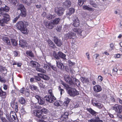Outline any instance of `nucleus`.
<instances>
[{
    "mask_svg": "<svg viewBox=\"0 0 122 122\" xmlns=\"http://www.w3.org/2000/svg\"><path fill=\"white\" fill-rule=\"evenodd\" d=\"M16 26L19 30H20L21 32L24 34H27L28 31L24 25V23L22 21H19L16 24Z\"/></svg>",
    "mask_w": 122,
    "mask_h": 122,
    "instance_id": "f257e3e1",
    "label": "nucleus"
},
{
    "mask_svg": "<svg viewBox=\"0 0 122 122\" xmlns=\"http://www.w3.org/2000/svg\"><path fill=\"white\" fill-rule=\"evenodd\" d=\"M5 7H2L0 8V15L1 16H4L9 17H10V15L6 12H8L10 8L9 7L5 5Z\"/></svg>",
    "mask_w": 122,
    "mask_h": 122,
    "instance_id": "f03ea898",
    "label": "nucleus"
},
{
    "mask_svg": "<svg viewBox=\"0 0 122 122\" xmlns=\"http://www.w3.org/2000/svg\"><path fill=\"white\" fill-rule=\"evenodd\" d=\"M17 13L20 12V14L22 17H25L26 15V10L24 6L22 4H20L17 8Z\"/></svg>",
    "mask_w": 122,
    "mask_h": 122,
    "instance_id": "7ed1b4c3",
    "label": "nucleus"
},
{
    "mask_svg": "<svg viewBox=\"0 0 122 122\" xmlns=\"http://www.w3.org/2000/svg\"><path fill=\"white\" fill-rule=\"evenodd\" d=\"M0 16L3 18L0 19V25L2 26H4L5 24L7 23V22L10 20V17L0 15Z\"/></svg>",
    "mask_w": 122,
    "mask_h": 122,
    "instance_id": "20e7f679",
    "label": "nucleus"
},
{
    "mask_svg": "<svg viewBox=\"0 0 122 122\" xmlns=\"http://www.w3.org/2000/svg\"><path fill=\"white\" fill-rule=\"evenodd\" d=\"M68 93L70 96L73 97L78 95L79 94L78 92L74 88H71L68 89Z\"/></svg>",
    "mask_w": 122,
    "mask_h": 122,
    "instance_id": "39448f33",
    "label": "nucleus"
},
{
    "mask_svg": "<svg viewBox=\"0 0 122 122\" xmlns=\"http://www.w3.org/2000/svg\"><path fill=\"white\" fill-rule=\"evenodd\" d=\"M55 13L58 16H61L63 14L64 10L62 7H56L55 8Z\"/></svg>",
    "mask_w": 122,
    "mask_h": 122,
    "instance_id": "423d86ee",
    "label": "nucleus"
},
{
    "mask_svg": "<svg viewBox=\"0 0 122 122\" xmlns=\"http://www.w3.org/2000/svg\"><path fill=\"white\" fill-rule=\"evenodd\" d=\"M64 79L65 80L66 82L69 83L70 85H74V83L71 77L67 75H66L64 76Z\"/></svg>",
    "mask_w": 122,
    "mask_h": 122,
    "instance_id": "0eeeda50",
    "label": "nucleus"
},
{
    "mask_svg": "<svg viewBox=\"0 0 122 122\" xmlns=\"http://www.w3.org/2000/svg\"><path fill=\"white\" fill-rule=\"evenodd\" d=\"M56 98L54 95H48L47 96L44 97V99L49 102H53L54 101L56 100Z\"/></svg>",
    "mask_w": 122,
    "mask_h": 122,
    "instance_id": "6e6552de",
    "label": "nucleus"
},
{
    "mask_svg": "<svg viewBox=\"0 0 122 122\" xmlns=\"http://www.w3.org/2000/svg\"><path fill=\"white\" fill-rule=\"evenodd\" d=\"M76 37L75 33L71 31L66 34L65 35V37L66 39H74Z\"/></svg>",
    "mask_w": 122,
    "mask_h": 122,
    "instance_id": "1a4fd4ad",
    "label": "nucleus"
},
{
    "mask_svg": "<svg viewBox=\"0 0 122 122\" xmlns=\"http://www.w3.org/2000/svg\"><path fill=\"white\" fill-rule=\"evenodd\" d=\"M122 106L118 105L115 104L112 107V109L115 110L116 112H117L119 114L122 111Z\"/></svg>",
    "mask_w": 122,
    "mask_h": 122,
    "instance_id": "9d476101",
    "label": "nucleus"
},
{
    "mask_svg": "<svg viewBox=\"0 0 122 122\" xmlns=\"http://www.w3.org/2000/svg\"><path fill=\"white\" fill-rule=\"evenodd\" d=\"M72 19L73 23L72 24V25L75 27H78L80 23L79 20L78 19V18L75 16L73 17Z\"/></svg>",
    "mask_w": 122,
    "mask_h": 122,
    "instance_id": "9b49d317",
    "label": "nucleus"
},
{
    "mask_svg": "<svg viewBox=\"0 0 122 122\" xmlns=\"http://www.w3.org/2000/svg\"><path fill=\"white\" fill-rule=\"evenodd\" d=\"M53 40L57 46L60 47L62 45V41L58 37L54 36L53 37Z\"/></svg>",
    "mask_w": 122,
    "mask_h": 122,
    "instance_id": "f8f14e48",
    "label": "nucleus"
},
{
    "mask_svg": "<svg viewBox=\"0 0 122 122\" xmlns=\"http://www.w3.org/2000/svg\"><path fill=\"white\" fill-rule=\"evenodd\" d=\"M34 115L37 117L40 118H42L44 115L39 110L35 111L33 112Z\"/></svg>",
    "mask_w": 122,
    "mask_h": 122,
    "instance_id": "ddd939ff",
    "label": "nucleus"
},
{
    "mask_svg": "<svg viewBox=\"0 0 122 122\" xmlns=\"http://www.w3.org/2000/svg\"><path fill=\"white\" fill-rule=\"evenodd\" d=\"M56 62L57 66L61 70L64 71V66L63 64L61 62V60H56Z\"/></svg>",
    "mask_w": 122,
    "mask_h": 122,
    "instance_id": "4468645a",
    "label": "nucleus"
},
{
    "mask_svg": "<svg viewBox=\"0 0 122 122\" xmlns=\"http://www.w3.org/2000/svg\"><path fill=\"white\" fill-rule=\"evenodd\" d=\"M68 113L67 112H64V114L62 115L60 118V120L61 121H67V120L68 119Z\"/></svg>",
    "mask_w": 122,
    "mask_h": 122,
    "instance_id": "2eb2a0df",
    "label": "nucleus"
},
{
    "mask_svg": "<svg viewBox=\"0 0 122 122\" xmlns=\"http://www.w3.org/2000/svg\"><path fill=\"white\" fill-rule=\"evenodd\" d=\"M89 122H103V121L100 119L99 117L97 116L95 117V119H91L90 120H89Z\"/></svg>",
    "mask_w": 122,
    "mask_h": 122,
    "instance_id": "dca6fc26",
    "label": "nucleus"
},
{
    "mask_svg": "<svg viewBox=\"0 0 122 122\" xmlns=\"http://www.w3.org/2000/svg\"><path fill=\"white\" fill-rule=\"evenodd\" d=\"M93 90L95 92L97 93L101 91L102 88L101 86L99 85H96L93 87Z\"/></svg>",
    "mask_w": 122,
    "mask_h": 122,
    "instance_id": "f3484780",
    "label": "nucleus"
},
{
    "mask_svg": "<svg viewBox=\"0 0 122 122\" xmlns=\"http://www.w3.org/2000/svg\"><path fill=\"white\" fill-rule=\"evenodd\" d=\"M45 24L46 27L49 29H52L54 26L51 22L50 23L49 22L46 21L45 22Z\"/></svg>",
    "mask_w": 122,
    "mask_h": 122,
    "instance_id": "a211bd4d",
    "label": "nucleus"
},
{
    "mask_svg": "<svg viewBox=\"0 0 122 122\" xmlns=\"http://www.w3.org/2000/svg\"><path fill=\"white\" fill-rule=\"evenodd\" d=\"M19 45L22 47L24 48L27 47V44L25 41L23 40H21L19 41Z\"/></svg>",
    "mask_w": 122,
    "mask_h": 122,
    "instance_id": "6ab92c4d",
    "label": "nucleus"
},
{
    "mask_svg": "<svg viewBox=\"0 0 122 122\" xmlns=\"http://www.w3.org/2000/svg\"><path fill=\"white\" fill-rule=\"evenodd\" d=\"M71 2L69 0H66L63 3V5L64 6L66 7H69L71 6Z\"/></svg>",
    "mask_w": 122,
    "mask_h": 122,
    "instance_id": "aec40b11",
    "label": "nucleus"
},
{
    "mask_svg": "<svg viewBox=\"0 0 122 122\" xmlns=\"http://www.w3.org/2000/svg\"><path fill=\"white\" fill-rule=\"evenodd\" d=\"M87 110L92 115L94 116L95 117L97 116L96 115L98 113V112H96L91 108H87Z\"/></svg>",
    "mask_w": 122,
    "mask_h": 122,
    "instance_id": "412c9836",
    "label": "nucleus"
},
{
    "mask_svg": "<svg viewBox=\"0 0 122 122\" xmlns=\"http://www.w3.org/2000/svg\"><path fill=\"white\" fill-rule=\"evenodd\" d=\"M6 118L8 120L9 122H13L12 121L13 119L11 117L10 113H9L8 112H6Z\"/></svg>",
    "mask_w": 122,
    "mask_h": 122,
    "instance_id": "4be33fe9",
    "label": "nucleus"
},
{
    "mask_svg": "<svg viewBox=\"0 0 122 122\" xmlns=\"http://www.w3.org/2000/svg\"><path fill=\"white\" fill-rule=\"evenodd\" d=\"M47 42L49 46L53 48H56V47L55 44L50 40H48Z\"/></svg>",
    "mask_w": 122,
    "mask_h": 122,
    "instance_id": "5701e85b",
    "label": "nucleus"
},
{
    "mask_svg": "<svg viewBox=\"0 0 122 122\" xmlns=\"http://www.w3.org/2000/svg\"><path fill=\"white\" fill-rule=\"evenodd\" d=\"M80 79L81 82L83 83H87L89 82V79L86 77H81L80 78Z\"/></svg>",
    "mask_w": 122,
    "mask_h": 122,
    "instance_id": "b1692460",
    "label": "nucleus"
},
{
    "mask_svg": "<svg viewBox=\"0 0 122 122\" xmlns=\"http://www.w3.org/2000/svg\"><path fill=\"white\" fill-rule=\"evenodd\" d=\"M70 102V99L68 98H66L64 102V105L65 107L66 108L69 105V103Z\"/></svg>",
    "mask_w": 122,
    "mask_h": 122,
    "instance_id": "393cba45",
    "label": "nucleus"
},
{
    "mask_svg": "<svg viewBox=\"0 0 122 122\" xmlns=\"http://www.w3.org/2000/svg\"><path fill=\"white\" fill-rule=\"evenodd\" d=\"M60 19L59 18H56L55 19H54L51 20V22H52L53 25L57 24L60 21Z\"/></svg>",
    "mask_w": 122,
    "mask_h": 122,
    "instance_id": "a878e982",
    "label": "nucleus"
},
{
    "mask_svg": "<svg viewBox=\"0 0 122 122\" xmlns=\"http://www.w3.org/2000/svg\"><path fill=\"white\" fill-rule=\"evenodd\" d=\"M53 56L57 60H60L59 59V52L57 53L55 51H53Z\"/></svg>",
    "mask_w": 122,
    "mask_h": 122,
    "instance_id": "bb28decb",
    "label": "nucleus"
},
{
    "mask_svg": "<svg viewBox=\"0 0 122 122\" xmlns=\"http://www.w3.org/2000/svg\"><path fill=\"white\" fill-rule=\"evenodd\" d=\"M2 40L5 43L9 45H10V41L8 38L6 37H3Z\"/></svg>",
    "mask_w": 122,
    "mask_h": 122,
    "instance_id": "cd10ccee",
    "label": "nucleus"
},
{
    "mask_svg": "<svg viewBox=\"0 0 122 122\" xmlns=\"http://www.w3.org/2000/svg\"><path fill=\"white\" fill-rule=\"evenodd\" d=\"M26 53L27 55L31 57H34L33 53L31 51H26Z\"/></svg>",
    "mask_w": 122,
    "mask_h": 122,
    "instance_id": "c85d7f7f",
    "label": "nucleus"
},
{
    "mask_svg": "<svg viewBox=\"0 0 122 122\" xmlns=\"http://www.w3.org/2000/svg\"><path fill=\"white\" fill-rule=\"evenodd\" d=\"M56 16V15H52L50 14H48L46 16L48 20H50L53 19L55 18Z\"/></svg>",
    "mask_w": 122,
    "mask_h": 122,
    "instance_id": "c756f323",
    "label": "nucleus"
},
{
    "mask_svg": "<svg viewBox=\"0 0 122 122\" xmlns=\"http://www.w3.org/2000/svg\"><path fill=\"white\" fill-rule=\"evenodd\" d=\"M83 8L84 9L87 10L89 11H93V9L92 8L89 7L87 5L83 6Z\"/></svg>",
    "mask_w": 122,
    "mask_h": 122,
    "instance_id": "7c9ffc66",
    "label": "nucleus"
},
{
    "mask_svg": "<svg viewBox=\"0 0 122 122\" xmlns=\"http://www.w3.org/2000/svg\"><path fill=\"white\" fill-rule=\"evenodd\" d=\"M19 101L20 103L22 104H24L25 102V99L22 97H20L19 98Z\"/></svg>",
    "mask_w": 122,
    "mask_h": 122,
    "instance_id": "2f4dec72",
    "label": "nucleus"
},
{
    "mask_svg": "<svg viewBox=\"0 0 122 122\" xmlns=\"http://www.w3.org/2000/svg\"><path fill=\"white\" fill-rule=\"evenodd\" d=\"M59 59H60V58L63 59L65 58L66 55L61 52H59Z\"/></svg>",
    "mask_w": 122,
    "mask_h": 122,
    "instance_id": "473e14b6",
    "label": "nucleus"
},
{
    "mask_svg": "<svg viewBox=\"0 0 122 122\" xmlns=\"http://www.w3.org/2000/svg\"><path fill=\"white\" fill-rule=\"evenodd\" d=\"M72 78L73 79H74V81L75 82L77 86H80V82L78 80L76 79V78H73L72 77Z\"/></svg>",
    "mask_w": 122,
    "mask_h": 122,
    "instance_id": "72a5a7b5",
    "label": "nucleus"
},
{
    "mask_svg": "<svg viewBox=\"0 0 122 122\" xmlns=\"http://www.w3.org/2000/svg\"><path fill=\"white\" fill-rule=\"evenodd\" d=\"M44 100V99H43L41 97L38 101L40 104L43 105L45 103Z\"/></svg>",
    "mask_w": 122,
    "mask_h": 122,
    "instance_id": "f704fd0d",
    "label": "nucleus"
},
{
    "mask_svg": "<svg viewBox=\"0 0 122 122\" xmlns=\"http://www.w3.org/2000/svg\"><path fill=\"white\" fill-rule=\"evenodd\" d=\"M36 70L37 71L42 73H45L46 72V71L45 70L38 67H36Z\"/></svg>",
    "mask_w": 122,
    "mask_h": 122,
    "instance_id": "c9c22d12",
    "label": "nucleus"
},
{
    "mask_svg": "<svg viewBox=\"0 0 122 122\" xmlns=\"http://www.w3.org/2000/svg\"><path fill=\"white\" fill-rule=\"evenodd\" d=\"M30 63L34 67H36L37 66H38V64L37 62L31 61H30Z\"/></svg>",
    "mask_w": 122,
    "mask_h": 122,
    "instance_id": "e433bc0d",
    "label": "nucleus"
},
{
    "mask_svg": "<svg viewBox=\"0 0 122 122\" xmlns=\"http://www.w3.org/2000/svg\"><path fill=\"white\" fill-rule=\"evenodd\" d=\"M16 116V115H15ZM12 118L13 119L12 121H13L15 122H18L19 120L17 117H15V115H12Z\"/></svg>",
    "mask_w": 122,
    "mask_h": 122,
    "instance_id": "4c0bfd02",
    "label": "nucleus"
},
{
    "mask_svg": "<svg viewBox=\"0 0 122 122\" xmlns=\"http://www.w3.org/2000/svg\"><path fill=\"white\" fill-rule=\"evenodd\" d=\"M0 96H4L6 97V92H4L0 88Z\"/></svg>",
    "mask_w": 122,
    "mask_h": 122,
    "instance_id": "58836bf2",
    "label": "nucleus"
},
{
    "mask_svg": "<svg viewBox=\"0 0 122 122\" xmlns=\"http://www.w3.org/2000/svg\"><path fill=\"white\" fill-rule=\"evenodd\" d=\"M75 11V10L73 8H70L69 9V11L68 13L69 15H70L74 13Z\"/></svg>",
    "mask_w": 122,
    "mask_h": 122,
    "instance_id": "ea45409f",
    "label": "nucleus"
},
{
    "mask_svg": "<svg viewBox=\"0 0 122 122\" xmlns=\"http://www.w3.org/2000/svg\"><path fill=\"white\" fill-rule=\"evenodd\" d=\"M11 42L13 46H16L17 44V41H16L14 39H11Z\"/></svg>",
    "mask_w": 122,
    "mask_h": 122,
    "instance_id": "a19ab883",
    "label": "nucleus"
},
{
    "mask_svg": "<svg viewBox=\"0 0 122 122\" xmlns=\"http://www.w3.org/2000/svg\"><path fill=\"white\" fill-rule=\"evenodd\" d=\"M24 94L25 96L27 97H28L30 95V93L29 92L28 90V89L26 90L24 92Z\"/></svg>",
    "mask_w": 122,
    "mask_h": 122,
    "instance_id": "79ce46f5",
    "label": "nucleus"
},
{
    "mask_svg": "<svg viewBox=\"0 0 122 122\" xmlns=\"http://www.w3.org/2000/svg\"><path fill=\"white\" fill-rule=\"evenodd\" d=\"M42 79L44 80H47L49 79L50 77L47 75L44 74Z\"/></svg>",
    "mask_w": 122,
    "mask_h": 122,
    "instance_id": "37998d69",
    "label": "nucleus"
},
{
    "mask_svg": "<svg viewBox=\"0 0 122 122\" xmlns=\"http://www.w3.org/2000/svg\"><path fill=\"white\" fill-rule=\"evenodd\" d=\"M0 119L2 122H9L5 118L2 116H0Z\"/></svg>",
    "mask_w": 122,
    "mask_h": 122,
    "instance_id": "c03bdc74",
    "label": "nucleus"
},
{
    "mask_svg": "<svg viewBox=\"0 0 122 122\" xmlns=\"http://www.w3.org/2000/svg\"><path fill=\"white\" fill-rule=\"evenodd\" d=\"M41 112H44L45 114H46L48 113L49 112L48 110L45 108H43L41 110Z\"/></svg>",
    "mask_w": 122,
    "mask_h": 122,
    "instance_id": "a18cd8bd",
    "label": "nucleus"
},
{
    "mask_svg": "<svg viewBox=\"0 0 122 122\" xmlns=\"http://www.w3.org/2000/svg\"><path fill=\"white\" fill-rule=\"evenodd\" d=\"M95 106H96L99 109L102 108L103 107V105L102 104H101L100 103H97V105H96Z\"/></svg>",
    "mask_w": 122,
    "mask_h": 122,
    "instance_id": "49530a36",
    "label": "nucleus"
},
{
    "mask_svg": "<svg viewBox=\"0 0 122 122\" xmlns=\"http://www.w3.org/2000/svg\"><path fill=\"white\" fill-rule=\"evenodd\" d=\"M72 48L73 49V51L74 53L76 52V51L77 50V48L76 46H74V45H72Z\"/></svg>",
    "mask_w": 122,
    "mask_h": 122,
    "instance_id": "de8ad7c7",
    "label": "nucleus"
},
{
    "mask_svg": "<svg viewBox=\"0 0 122 122\" xmlns=\"http://www.w3.org/2000/svg\"><path fill=\"white\" fill-rule=\"evenodd\" d=\"M30 87L32 90H36L37 88V87L36 86L33 85L30 86Z\"/></svg>",
    "mask_w": 122,
    "mask_h": 122,
    "instance_id": "09e8293b",
    "label": "nucleus"
},
{
    "mask_svg": "<svg viewBox=\"0 0 122 122\" xmlns=\"http://www.w3.org/2000/svg\"><path fill=\"white\" fill-rule=\"evenodd\" d=\"M38 83L39 86L40 88H44L45 87V85H44L43 83H42L41 82H39Z\"/></svg>",
    "mask_w": 122,
    "mask_h": 122,
    "instance_id": "8fccbe9b",
    "label": "nucleus"
},
{
    "mask_svg": "<svg viewBox=\"0 0 122 122\" xmlns=\"http://www.w3.org/2000/svg\"><path fill=\"white\" fill-rule=\"evenodd\" d=\"M58 87V90L60 92L61 95L62 93L64 92V91L63 89L61 88L60 86H59Z\"/></svg>",
    "mask_w": 122,
    "mask_h": 122,
    "instance_id": "3c124183",
    "label": "nucleus"
},
{
    "mask_svg": "<svg viewBox=\"0 0 122 122\" xmlns=\"http://www.w3.org/2000/svg\"><path fill=\"white\" fill-rule=\"evenodd\" d=\"M9 1L10 3H12L14 5H15L17 2L16 0H10Z\"/></svg>",
    "mask_w": 122,
    "mask_h": 122,
    "instance_id": "603ef678",
    "label": "nucleus"
},
{
    "mask_svg": "<svg viewBox=\"0 0 122 122\" xmlns=\"http://www.w3.org/2000/svg\"><path fill=\"white\" fill-rule=\"evenodd\" d=\"M78 4L80 6H81L83 4V1L82 0H78Z\"/></svg>",
    "mask_w": 122,
    "mask_h": 122,
    "instance_id": "864d4df0",
    "label": "nucleus"
},
{
    "mask_svg": "<svg viewBox=\"0 0 122 122\" xmlns=\"http://www.w3.org/2000/svg\"><path fill=\"white\" fill-rule=\"evenodd\" d=\"M92 102L93 105L94 106L96 105L97 103V101H96L95 99H93L92 100Z\"/></svg>",
    "mask_w": 122,
    "mask_h": 122,
    "instance_id": "5fc2aeb1",
    "label": "nucleus"
},
{
    "mask_svg": "<svg viewBox=\"0 0 122 122\" xmlns=\"http://www.w3.org/2000/svg\"><path fill=\"white\" fill-rule=\"evenodd\" d=\"M21 112L23 114H25L26 113L25 110V108L23 107H22L21 109Z\"/></svg>",
    "mask_w": 122,
    "mask_h": 122,
    "instance_id": "6e6d98bb",
    "label": "nucleus"
},
{
    "mask_svg": "<svg viewBox=\"0 0 122 122\" xmlns=\"http://www.w3.org/2000/svg\"><path fill=\"white\" fill-rule=\"evenodd\" d=\"M15 98H14V99H13V101L11 102L10 103L11 106H15Z\"/></svg>",
    "mask_w": 122,
    "mask_h": 122,
    "instance_id": "4d7b16f0",
    "label": "nucleus"
},
{
    "mask_svg": "<svg viewBox=\"0 0 122 122\" xmlns=\"http://www.w3.org/2000/svg\"><path fill=\"white\" fill-rule=\"evenodd\" d=\"M68 61L69 65L70 66H72L75 64V63L74 62H72L71 61Z\"/></svg>",
    "mask_w": 122,
    "mask_h": 122,
    "instance_id": "13d9d810",
    "label": "nucleus"
},
{
    "mask_svg": "<svg viewBox=\"0 0 122 122\" xmlns=\"http://www.w3.org/2000/svg\"><path fill=\"white\" fill-rule=\"evenodd\" d=\"M94 96L98 98H100L101 96L100 94L98 93L94 94Z\"/></svg>",
    "mask_w": 122,
    "mask_h": 122,
    "instance_id": "bf43d9fd",
    "label": "nucleus"
},
{
    "mask_svg": "<svg viewBox=\"0 0 122 122\" xmlns=\"http://www.w3.org/2000/svg\"><path fill=\"white\" fill-rule=\"evenodd\" d=\"M23 2L28 5H30V3L27 1V0H23Z\"/></svg>",
    "mask_w": 122,
    "mask_h": 122,
    "instance_id": "052dcab7",
    "label": "nucleus"
},
{
    "mask_svg": "<svg viewBox=\"0 0 122 122\" xmlns=\"http://www.w3.org/2000/svg\"><path fill=\"white\" fill-rule=\"evenodd\" d=\"M34 77L35 79L36 80L39 81L41 80V78H40L38 76H34Z\"/></svg>",
    "mask_w": 122,
    "mask_h": 122,
    "instance_id": "680f3d73",
    "label": "nucleus"
},
{
    "mask_svg": "<svg viewBox=\"0 0 122 122\" xmlns=\"http://www.w3.org/2000/svg\"><path fill=\"white\" fill-rule=\"evenodd\" d=\"M54 105L56 106L57 107H59L60 106V104L59 102L58 101H56L54 103Z\"/></svg>",
    "mask_w": 122,
    "mask_h": 122,
    "instance_id": "e2e57ef3",
    "label": "nucleus"
},
{
    "mask_svg": "<svg viewBox=\"0 0 122 122\" xmlns=\"http://www.w3.org/2000/svg\"><path fill=\"white\" fill-rule=\"evenodd\" d=\"M15 56H17L19 54V52L17 51H15L13 52Z\"/></svg>",
    "mask_w": 122,
    "mask_h": 122,
    "instance_id": "0e129e2a",
    "label": "nucleus"
},
{
    "mask_svg": "<svg viewBox=\"0 0 122 122\" xmlns=\"http://www.w3.org/2000/svg\"><path fill=\"white\" fill-rule=\"evenodd\" d=\"M19 17V15L15 17L13 20V22L15 23Z\"/></svg>",
    "mask_w": 122,
    "mask_h": 122,
    "instance_id": "69168bd1",
    "label": "nucleus"
},
{
    "mask_svg": "<svg viewBox=\"0 0 122 122\" xmlns=\"http://www.w3.org/2000/svg\"><path fill=\"white\" fill-rule=\"evenodd\" d=\"M50 67L54 71H57V68L56 66H53L51 65V66Z\"/></svg>",
    "mask_w": 122,
    "mask_h": 122,
    "instance_id": "338daca9",
    "label": "nucleus"
},
{
    "mask_svg": "<svg viewBox=\"0 0 122 122\" xmlns=\"http://www.w3.org/2000/svg\"><path fill=\"white\" fill-rule=\"evenodd\" d=\"M64 70L65 69V71L67 72H68L69 71L68 67L67 66H64Z\"/></svg>",
    "mask_w": 122,
    "mask_h": 122,
    "instance_id": "774afa93",
    "label": "nucleus"
}]
</instances>
